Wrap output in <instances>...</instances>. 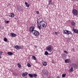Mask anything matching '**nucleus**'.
Wrapping results in <instances>:
<instances>
[{
    "instance_id": "1",
    "label": "nucleus",
    "mask_w": 78,
    "mask_h": 78,
    "mask_svg": "<svg viewBox=\"0 0 78 78\" xmlns=\"http://www.w3.org/2000/svg\"><path fill=\"white\" fill-rule=\"evenodd\" d=\"M40 22L37 21V24L38 26V28L39 30H41L42 28H45L47 26V23L43 20V18L41 17L39 19Z\"/></svg>"
},
{
    "instance_id": "2",
    "label": "nucleus",
    "mask_w": 78,
    "mask_h": 78,
    "mask_svg": "<svg viewBox=\"0 0 78 78\" xmlns=\"http://www.w3.org/2000/svg\"><path fill=\"white\" fill-rule=\"evenodd\" d=\"M46 49L47 51H48L49 52H51L53 51L54 48L53 46L51 45H50L48 46L47 47H46Z\"/></svg>"
},
{
    "instance_id": "3",
    "label": "nucleus",
    "mask_w": 78,
    "mask_h": 78,
    "mask_svg": "<svg viewBox=\"0 0 78 78\" xmlns=\"http://www.w3.org/2000/svg\"><path fill=\"white\" fill-rule=\"evenodd\" d=\"M63 34H67V35H69V34H71V35H73V34L72 33V32L69 31L68 30H64L63 29Z\"/></svg>"
},
{
    "instance_id": "4",
    "label": "nucleus",
    "mask_w": 78,
    "mask_h": 78,
    "mask_svg": "<svg viewBox=\"0 0 78 78\" xmlns=\"http://www.w3.org/2000/svg\"><path fill=\"white\" fill-rule=\"evenodd\" d=\"M32 34L35 36H39V32L37 30H34V31L32 32Z\"/></svg>"
},
{
    "instance_id": "5",
    "label": "nucleus",
    "mask_w": 78,
    "mask_h": 78,
    "mask_svg": "<svg viewBox=\"0 0 78 78\" xmlns=\"http://www.w3.org/2000/svg\"><path fill=\"white\" fill-rule=\"evenodd\" d=\"M73 13L74 16H77L78 14V10L75 9H73Z\"/></svg>"
},
{
    "instance_id": "6",
    "label": "nucleus",
    "mask_w": 78,
    "mask_h": 78,
    "mask_svg": "<svg viewBox=\"0 0 78 78\" xmlns=\"http://www.w3.org/2000/svg\"><path fill=\"white\" fill-rule=\"evenodd\" d=\"M34 28H35V27L33 26L30 27L29 28V31L30 32H32L33 33V32L35 31V30H34Z\"/></svg>"
},
{
    "instance_id": "7",
    "label": "nucleus",
    "mask_w": 78,
    "mask_h": 78,
    "mask_svg": "<svg viewBox=\"0 0 78 78\" xmlns=\"http://www.w3.org/2000/svg\"><path fill=\"white\" fill-rule=\"evenodd\" d=\"M76 24V23H75L73 21H71V26L73 27V28H75Z\"/></svg>"
},
{
    "instance_id": "8",
    "label": "nucleus",
    "mask_w": 78,
    "mask_h": 78,
    "mask_svg": "<svg viewBox=\"0 0 78 78\" xmlns=\"http://www.w3.org/2000/svg\"><path fill=\"white\" fill-rule=\"evenodd\" d=\"M14 48L16 49V50H20V49H22V47L21 46H20L19 45H16L14 46Z\"/></svg>"
},
{
    "instance_id": "9",
    "label": "nucleus",
    "mask_w": 78,
    "mask_h": 78,
    "mask_svg": "<svg viewBox=\"0 0 78 78\" xmlns=\"http://www.w3.org/2000/svg\"><path fill=\"white\" fill-rule=\"evenodd\" d=\"M74 27L73 28V31H74L75 33H78V29H74Z\"/></svg>"
},
{
    "instance_id": "10",
    "label": "nucleus",
    "mask_w": 78,
    "mask_h": 78,
    "mask_svg": "<svg viewBox=\"0 0 78 78\" xmlns=\"http://www.w3.org/2000/svg\"><path fill=\"white\" fill-rule=\"evenodd\" d=\"M65 63H70V60L69 59H67L65 60Z\"/></svg>"
},
{
    "instance_id": "11",
    "label": "nucleus",
    "mask_w": 78,
    "mask_h": 78,
    "mask_svg": "<svg viewBox=\"0 0 78 78\" xmlns=\"http://www.w3.org/2000/svg\"><path fill=\"white\" fill-rule=\"evenodd\" d=\"M10 36H11V37H16V36L17 35L16 34L14 33H10Z\"/></svg>"
},
{
    "instance_id": "12",
    "label": "nucleus",
    "mask_w": 78,
    "mask_h": 78,
    "mask_svg": "<svg viewBox=\"0 0 78 78\" xmlns=\"http://www.w3.org/2000/svg\"><path fill=\"white\" fill-rule=\"evenodd\" d=\"M28 74V73L26 72L25 73H23V74H22V76L24 77L27 76Z\"/></svg>"
},
{
    "instance_id": "13",
    "label": "nucleus",
    "mask_w": 78,
    "mask_h": 78,
    "mask_svg": "<svg viewBox=\"0 0 78 78\" xmlns=\"http://www.w3.org/2000/svg\"><path fill=\"white\" fill-rule=\"evenodd\" d=\"M9 16V17H14V13H11L10 14Z\"/></svg>"
},
{
    "instance_id": "14",
    "label": "nucleus",
    "mask_w": 78,
    "mask_h": 78,
    "mask_svg": "<svg viewBox=\"0 0 78 78\" xmlns=\"http://www.w3.org/2000/svg\"><path fill=\"white\" fill-rule=\"evenodd\" d=\"M76 65L75 63H73L71 64V66L74 68H75L76 67Z\"/></svg>"
},
{
    "instance_id": "15",
    "label": "nucleus",
    "mask_w": 78,
    "mask_h": 78,
    "mask_svg": "<svg viewBox=\"0 0 78 78\" xmlns=\"http://www.w3.org/2000/svg\"><path fill=\"white\" fill-rule=\"evenodd\" d=\"M17 66L18 67H19V68H21L22 67V65H21L20 64V63H17Z\"/></svg>"
},
{
    "instance_id": "16",
    "label": "nucleus",
    "mask_w": 78,
    "mask_h": 78,
    "mask_svg": "<svg viewBox=\"0 0 78 78\" xmlns=\"http://www.w3.org/2000/svg\"><path fill=\"white\" fill-rule=\"evenodd\" d=\"M8 55H9L10 56H11L12 55V52H9L7 53Z\"/></svg>"
},
{
    "instance_id": "17",
    "label": "nucleus",
    "mask_w": 78,
    "mask_h": 78,
    "mask_svg": "<svg viewBox=\"0 0 78 78\" xmlns=\"http://www.w3.org/2000/svg\"><path fill=\"white\" fill-rule=\"evenodd\" d=\"M47 63L45 62H43V65L44 66H47Z\"/></svg>"
},
{
    "instance_id": "18",
    "label": "nucleus",
    "mask_w": 78,
    "mask_h": 78,
    "mask_svg": "<svg viewBox=\"0 0 78 78\" xmlns=\"http://www.w3.org/2000/svg\"><path fill=\"white\" fill-rule=\"evenodd\" d=\"M25 5L27 7H30V4L27 2H25Z\"/></svg>"
},
{
    "instance_id": "19",
    "label": "nucleus",
    "mask_w": 78,
    "mask_h": 78,
    "mask_svg": "<svg viewBox=\"0 0 78 78\" xmlns=\"http://www.w3.org/2000/svg\"><path fill=\"white\" fill-rule=\"evenodd\" d=\"M32 56V59H34V60H36V57L34 56Z\"/></svg>"
},
{
    "instance_id": "20",
    "label": "nucleus",
    "mask_w": 78,
    "mask_h": 78,
    "mask_svg": "<svg viewBox=\"0 0 78 78\" xmlns=\"http://www.w3.org/2000/svg\"><path fill=\"white\" fill-rule=\"evenodd\" d=\"M73 67H71L70 69H69L70 72H73Z\"/></svg>"
},
{
    "instance_id": "21",
    "label": "nucleus",
    "mask_w": 78,
    "mask_h": 78,
    "mask_svg": "<svg viewBox=\"0 0 78 78\" xmlns=\"http://www.w3.org/2000/svg\"><path fill=\"white\" fill-rule=\"evenodd\" d=\"M27 66L29 67H31V64L29 63H27Z\"/></svg>"
},
{
    "instance_id": "22",
    "label": "nucleus",
    "mask_w": 78,
    "mask_h": 78,
    "mask_svg": "<svg viewBox=\"0 0 78 78\" xmlns=\"http://www.w3.org/2000/svg\"><path fill=\"white\" fill-rule=\"evenodd\" d=\"M33 75L34 77H36V76H37V74H33Z\"/></svg>"
},
{
    "instance_id": "23",
    "label": "nucleus",
    "mask_w": 78,
    "mask_h": 78,
    "mask_svg": "<svg viewBox=\"0 0 78 78\" xmlns=\"http://www.w3.org/2000/svg\"><path fill=\"white\" fill-rule=\"evenodd\" d=\"M28 75L30 77V78H33V75L31 74H29Z\"/></svg>"
},
{
    "instance_id": "24",
    "label": "nucleus",
    "mask_w": 78,
    "mask_h": 78,
    "mask_svg": "<svg viewBox=\"0 0 78 78\" xmlns=\"http://www.w3.org/2000/svg\"><path fill=\"white\" fill-rule=\"evenodd\" d=\"M45 75H48V71L46 70L45 71V73H44Z\"/></svg>"
},
{
    "instance_id": "25",
    "label": "nucleus",
    "mask_w": 78,
    "mask_h": 78,
    "mask_svg": "<svg viewBox=\"0 0 78 78\" xmlns=\"http://www.w3.org/2000/svg\"><path fill=\"white\" fill-rule=\"evenodd\" d=\"M66 74H63L62 75V77H63V78H64L65 77H66Z\"/></svg>"
},
{
    "instance_id": "26",
    "label": "nucleus",
    "mask_w": 78,
    "mask_h": 78,
    "mask_svg": "<svg viewBox=\"0 0 78 78\" xmlns=\"http://www.w3.org/2000/svg\"><path fill=\"white\" fill-rule=\"evenodd\" d=\"M52 0H49L48 1L49 3L48 5H50L51 3Z\"/></svg>"
},
{
    "instance_id": "27",
    "label": "nucleus",
    "mask_w": 78,
    "mask_h": 78,
    "mask_svg": "<svg viewBox=\"0 0 78 78\" xmlns=\"http://www.w3.org/2000/svg\"><path fill=\"white\" fill-rule=\"evenodd\" d=\"M4 40L5 42H7L8 41V39L6 38H4Z\"/></svg>"
},
{
    "instance_id": "28",
    "label": "nucleus",
    "mask_w": 78,
    "mask_h": 78,
    "mask_svg": "<svg viewBox=\"0 0 78 78\" xmlns=\"http://www.w3.org/2000/svg\"><path fill=\"white\" fill-rule=\"evenodd\" d=\"M48 53L47 51H45L44 52V55H48Z\"/></svg>"
},
{
    "instance_id": "29",
    "label": "nucleus",
    "mask_w": 78,
    "mask_h": 78,
    "mask_svg": "<svg viewBox=\"0 0 78 78\" xmlns=\"http://www.w3.org/2000/svg\"><path fill=\"white\" fill-rule=\"evenodd\" d=\"M4 22L6 23H8L9 22V21H6V20H5Z\"/></svg>"
},
{
    "instance_id": "30",
    "label": "nucleus",
    "mask_w": 78,
    "mask_h": 78,
    "mask_svg": "<svg viewBox=\"0 0 78 78\" xmlns=\"http://www.w3.org/2000/svg\"><path fill=\"white\" fill-rule=\"evenodd\" d=\"M64 53H66V54H68V52H67L66 51H64Z\"/></svg>"
},
{
    "instance_id": "31",
    "label": "nucleus",
    "mask_w": 78,
    "mask_h": 78,
    "mask_svg": "<svg viewBox=\"0 0 78 78\" xmlns=\"http://www.w3.org/2000/svg\"><path fill=\"white\" fill-rule=\"evenodd\" d=\"M18 9L19 11H22V9H21L20 8H18Z\"/></svg>"
},
{
    "instance_id": "32",
    "label": "nucleus",
    "mask_w": 78,
    "mask_h": 78,
    "mask_svg": "<svg viewBox=\"0 0 78 78\" xmlns=\"http://www.w3.org/2000/svg\"><path fill=\"white\" fill-rule=\"evenodd\" d=\"M36 12L37 14H39V12L38 11H36Z\"/></svg>"
},
{
    "instance_id": "33",
    "label": "nucleus",
    "mask_w": 78,
    "mask_h": 78,
    "mask_svg": "<svg viewBox=\"0 0 78 78\" xmlns=\"http://www.w3.org/2000/svg\"><path fill=\"white\" fill-rule=\"evenodd\" d=\"M58 32H55V35H57V34H58Z\"/></svg>"
},
{
    "instance_id": "34",
    "label": "nucleus",
    "mask_w": 78,
    "mask_h": 78,
    "mask_svg": "<svg viewBox=\"0 0 78 78\" xmlns=\"http://www.w3.org/2000/svg\"><path fill=\"white\" fill-rule=\"evenodd\" d=\"M3 53V52L2 51H0V55H1Z\"/></svg>"
},
{
    "instance_id": "35",
    "label": "nucleus",
    "mask_w": 78,
    "mask_h": 78,
    "mask_svg": "<svg viewBox=\"0 0 78 78\" xmlns=\"http://www.w3.org/2000/svg\"><path fill=\"white\" fill-rule=\"evenodd\" d=\"M13 74L14 76H15L16 75V73H13Z\"/></svg>"
},
{
    "instance_id": "36",
    "label": "nucleus",
    "mask_w": 78,
    "mask_h": 78,
    "mask_svg": "<svg viewBox=\"0 0 78 78\" xmlns=\"http://www.w3.org/2000/svg\"><path fill=\"white\" fill-rule=\"evenodd\" d=\"M18 75V74H17V73H16V75H15V76H17Z\"/></svg>"
},
{
    "instance_id": "37",
    "label": "nucleus",
    "mask_w": 78,
    "mask_h": 78,
    "mask_svg": "<svg viewBox=\"0 0 78 78\" xmlns=\"http://www.w3.org/2000/svg\"><path fill=\"white\" fill-rule=\"evenodd\" d=\"M52 63H54V61H53V60L52 61Z\"/></svg>"
},
{
    "instance_id": "38",
    "label": "nucleus",
    "mask_w": 78,
    "mask_h": 78,
    "mask_svg": "<svg viewBox=\"0 0 78 78\" xmlns=\"http://www.w3.org/2000/svg\"><path fill=\"white\" fill-rule=\"evenodd\" d=\"M51 54H49V53H48V55H51Z\"/></svg>"
},
{
    "instance_id": "39",
    "label": "nucleus",
    "mask_w": 78,
    "mask_h": 78,
    "mask_svg": "<svg viewBox=\"0 0 78 78\" xmlns=\"http://www.w3.org/2000/svg\"><path fill=\"white\" fill-rule=\"evenodd\" d=\"M1 55H0V59H1Z\"/></svg>"
},
{
    "instance_id": "40",
    "label": "nucleus",
    "mask_w": 78,
    "mask_h": 78,
    "mask_svg": "<svg viewBox=\"0 0 78 78\" xmlns=\"http://www.w3.org/2000/svg\"><path fill=\"white\" fill-rule=\"evenodd\" d=\"M57 78H59V76H58L57 77Z\"/></svg>"
},
{
    "instance_id": "41",
    "label": "nucleus",
    "mask_w": 78,
    "mask_h": 78,
    "mask_svg": "<svg viewBox=\"0 0 78 78\" xmlns=\"http://www.w3.org/2000/svg\"><path fill=\"white\" fill-rule=\"evenodd\" d=\"M72 50H74V49L73 48V49H72Z\"/></svg>"
},
{
    "instance_id": "42",
    "label": "nucleus",
    "mask_w": 78,
    "mask_h": 78,
    "mask_svg": "<svg viewBox=\"0 0 78 78\" xmlns=\"http://www.w3.org/2000/svg\"><path fill=\"white\" fill-rule=\"evenodd\" d=\"M24 78H27V77H25Z\"/></svg>"
}]
</instances>
